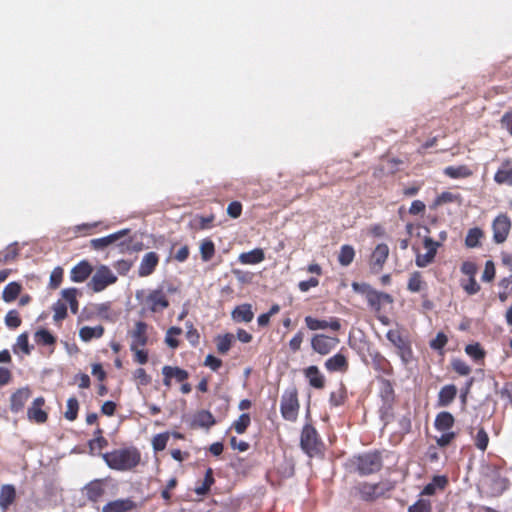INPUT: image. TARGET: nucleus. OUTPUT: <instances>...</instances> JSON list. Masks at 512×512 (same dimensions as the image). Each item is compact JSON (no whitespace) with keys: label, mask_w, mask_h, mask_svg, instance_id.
<instances>
[{"label":"nucleus","mask_w":512,"mask_h":512,"mask_svg":"<svg viewBox=\"0 0 512 512\" xmlns=\"http://www.w3.org/2000/svg\"><path fill=\"white\" fill-rule=\"evenodd\" d=\"M102 458L112 470L130 471L139 465L141 453L135 447H127L104 453Z\"/></svg>","instance_id":"1"},{"label":"nucleus","mask_w":512,"mask_h":512,"mask_svg":"<svg viewBox=\"0 0 512 512\" xmlns=\"http://www.w3.org/2000/svg\"><path fill=\"white\" fill-rule=\"evenodd\" d=\"M350 466L361 476L375 474L382 469L383 460L379 451H369L350 459Z\"/></svg>","instance_id":"2"},{"label":"nucleus","mask_w":512,"mask_h":512,"mask_svg":"<svg viewBox=\"0 0 512 512\" xmlns=\"http://www.w3.org/2000/svg\"><path fill=\"white\" fill-rule=\"evenodd\" d=\"M300 446L302 450L310 457L323 455L324 444L311 424H305L301 431Z\"/></svg>","instance_id":"3"},{"label":"nucleus","mask_w":512,"mask_h":512,"mask_svg":"<svg viewBox=\"0 0 512 512\" xmlns=\"http://www.w3.org/2000/svg\"><path fill=\"white\" fill-rule=\"evenodd\" d=\"M352 289L357 293L365 295L368 305L375 311H380L383 304L393 302L390 294L378 291L368 283L353 282Z\"/></svg>","instance_id":"4"},{"label":"nucleus","mask_w":512,"mask_h":512,"mask_svg":"<svg viewBox=\"0 0 512 512\" xmlns=\"http://www.w3.org/2000/svg\"><path fill=\"white\" fill-rule=\"evenodd\" d=\"M300 403L298 400V391L295 386L287 388L281 397L280 412L282 417L290 422H295L298 418Z\"/></svg>","instance_id":"5"},{"label":"nucleus","mask_w":512,"mask_h":512,"mask_svg":"<svg viewBox=\"0 0 512 512\" xmlns=\"http://www.w3.org/2000/svg\"><path fill=\"white\" fill-rule=\"evenodd\" d=\"M392 489L393 485L389 482H363L356 487L358 495L365 502H375L380 498H384Z\"/></svg>","instance_id":"6"},{"label":"nucleus","mask_w":512,"mask_h":512,"mask_svg":"<svg viewBox=\"0 0 512 512\" xmlns=\"http://www.w3.org/2000/svg\"><path fill=\"white\" fill-rule=\"evenodd\" d=\"M118 280L117 276L106 265H100L92 275L87 286L94 293L105 290L108 286L113 285Z\"/></svg>","instance_id":"7"},{"label":"nucleus","mask_w":512,"mask_h":512,"mask_svg":"<svg viewBox=\"0 0 512 512\" xmlns=\"http://www.w3.org/2000/svg\"><path fill=\"white\" fill-rule=\"evenodd\" d=\"M340 339L337 335L325 333H314L310 338L312 351L320 356H327L339 345Z\"/></svg>","instance_id":"8"},{"label":"nucleus","mask_w":512,"mask_h":512,"mask_svg":"<svg viewBox=\"0 0 512 512\" xmlns=\"http://www.w3.org/2000/svg\"><path fill=\"white\" fill-rule=\"evenodd\" d=\"M141 304L143 310L157 313L169 307V300L163 288H157L151 290Z\"/></svg>","instance_id":"9"},{"label":"nucleus","mask_w":512,"mask_h":512,"mask_svg":"<svg viewBox=\"0 0 512 512\" xmlns=\"http://www.w3.org/2000/svg\"><path fill=\"white\" fill-rule=\"evenodd\" d=\"M440 243L434 241L431 237H424L422 248L416 249L415 263L418 267H426L433 262Z\"/></svg>","instance_id":"10"},{"label":"nucleus","mask_w":512,"mask_h":512,"mask_svg":"<svg viewBox=\"0 0 512 512\" xmlns=\"http://www.w3.org/2000/svg\"><path fill=\"white\" fill-rule=\"evenodd\" d=\"M386 337L397 348L403 362L408 363L412 359V349L408 339L397 329L389 330Z\"/></svg>","instance_id":"11"},{"label":"nucleus","mask_w":512,"mask_h":512,"mask_svg":"<svg viewBox=\"0 0 512 512\" xmlns=\"http://www.w3.org/2000/svg\"><path fill=\"white\" fill-rule=\"evenodd\" d=\"M304 322L310 331L326 330L338 332L342 328L341 320L337 317H330L326 319H318L312 316H305Z\"/></svg>","instance_id":"12"},{"label":"nucleus","mask_w":512,"mask_h":512,"mask_svg":"<svg viewBox=\"0 0 512 512\" xmlns=\"http://www.w3.org/2000/svg\"><path fill=\"white\" fill-rule=\"evenodd\" d=\"M511 229V222L506 214L498 215L492 224L493 240L501 244L506 241Z\"/></svg>","instance_id":"13"},{"label":"nucleus","mask_w":512,"mask_h":512,"mask_svg":"<svg viewBox=\"0 0 512 512\" xmlns=\"http://www.w3.org/2000/svg\"><path fill=\"white\" fill-rule=\"evenodd\" d=\"M46 401L40 396L33 400L31 406L27 409V418L36 424H43L48 419V413L43 409Z\"/></svg>","instance_id":"14"},{"label":"nucleus","mask_w":512,"mask_h":512,"mask_svg":"<svg viewBox=\"0 0 512 512\" xmlns=\"http://www.w3.org/2000/svg\"><path fill=\"white\" fill-rule=\"evenodd\" d=\"M148 325L143 321L135 323L133 330L129 332L131 337L130 350L144 348L148 343L147 335Z\"/></svg>","instance_id":"15"},{"label":"nucleus","mask_w":512,"mask_h":512,"mask_svg":"<svg viewBox=\"0 0 512 512\" xmlns=\"http://www.w3.org/2000/svg\"><path fill=\"white\" fill-rule=\"evenodd\" d=\"M163 384L169 388L172 384V379L176 382L183 383L188 380L189 373L187 370L178 366L165 365L162 368Z\"/></svg>","instance_id":"16"},{"label":"nucleus","mask_w":512,"mask_h":512,"mask_svg":"<svg viewBox=\"0 0 512 512\" xmlns=\"http://www.w3.org/2000/svg\"><path fill=\"white\" fill-rule=\"evenodd\" d=\"M106 483L103 479H95L87 483L83 491L85 492L86 498L93 503L99 502L105 494Z\"/></svg>","instance_id":"17"},{"label":"nucleus","mask_w":512,"mask_h":512,"mask_svg":"<svg viewBox=\"0 0 512 512\" xmlns=\"http://www.w3.org/2000/svg\"><path fill=\"white\" fill-rule=\"evenodd\" d=\"M343 349H341L338 353L334 354L333 356L329 357L325 363L324 367L325 369L330 372H339V373H346L349 369V361L347 357L342 353Z\"/></svg>","instance_id":"18"},{"label":"nucleus","mask_w":512,"mask_h":512,"mask_svg":"<svg viewBox=\"0 0 512 512\" xmlns=\"http://www.w3.org/2000/svg\"><path fill=\"white\" fill-rule=\"evenodd\" d=\"M389 256V247L385 243L378 244L372 252L370 266L376 272L382 270Z\"/></svg>","instance_id":"19"},{"label":"nucleus","mask_w":512,"mask_h":512,"mask_svg":"<svg viewBox=\"0 0 512 512\" xmlns=\"http://www.w3.org/2000/svg\"><path fill=\"white\" fill-rule=\"evenodd\" d=\"M31 394L32 392L28 387L17 389L10 397V410L13 413L22 411Z\"/></svg>","instance_id":"20"},{"label":"nucleus","mask_w":512,"mask_h":512,"mask_svg":"<svg viewBox=\"0 0 512 512\" xmlns=\"http://www.w3.org/2000/svg\"><path fill=\"white\" fill-rule=\"evenodd\" d=\"M159 255L156 252L146 253L139 265L138 275L140 277H147L151 275L159 264Z\"/></svg>","instance_id":"21"},{"label":"nucleus","mask_w":512,"mask_h":512,"mask_svg":"<svg viewBox=\"0 0 512 512\" xmlns=\"http://www.w3.org/2000/svg\"><path fill=\"white\" fill-rule=\"evenodd\" d=\"M93 272L92 265L87 260H82L70 271V279L75 283L85 282Z\"/></svg>","instance_id":"22"},{"label":"nucleus","mask_w":512,"mask_h":512,"mask_svg":"<svg viewBox=\"0 0 512 512\" xmlns=\"http://www.w3.org/2000/svg\"><path fill=\"white\" fill-rule=\"evenodd\" d=\"M129 232L128 229H123V230H120L118 232H115L113 234H110L108 236H105V237H101V238H95V239H91L90 240V246L94 249V250H103L105 249L106 247L116 243L118 240H120L122 237H124L125 235H127Z\"/></svg>","instance_id":"23"},{"label":"nucleus","mask_w":512,"mask_h":512,"mask_svg":"<svg viewBox=\"0 0 512 512\" xmlns=\"http://www.w3.org/2000/svg\"><path fill=\"white\" fill-rule=\"evenodd\" d=\"M137 504L130 498L110 501L102 507V512H131Z\"/></svg>","instance_id":"24"},{"label":"nucleus","mask_w":512,"mask_h":512,"mask_svg":"<svg viewBox=\"0 0 512 512\" xmlns=\"http://www.w3.org/2000/svg\"><path fill=\"white\" fill-rule=\"evenodd\" d=\"M494 181L499 185L512 186V159H505L494 175Z\"/></svg>","instance_id":"25"},{"label":"nucleus","mask_w":512,"mask_h":512,"mask_svg":"<svg viewBox=\"0 0 512 512\" xmlns=\"http://www.w3.org/2000/svg\"><path fill=\"white\" fill-rule=\"evenodd\" d=\"M232 319L237 323H249L254 318V312L252 310V305L249 303H244L236 306L231 312Z\"/></svg>","instance_id":"26"},{"label":"nucleus","mask_w":512,"mask_h":512,"mask_svg":"<svg viewBox=\"0 0 512 512\" xmlns=\"http://www.w3.org/2000/svg\"><path fill=\"white\" fill-rule=\"evenodd\" d=\"M304 376L308 380L310 386L315 389H323L325 386V377L315 365L308 366L304 369Z\"/></svg>","instance_id":"27"},{"label":"nucleus","mask_w":512,"mask_h":512,"mask_svg":"<svg viewBox=\"0 0 512 512\" xmlns=\"http://www.w3.org/2000/svg\"><path fill=\"white\" fill-rule=\"evenodd\" d=\"M435 427L442 432V435L437 439V444L441 447L448 445V411L438 414L435 419Z\"/></svg>","instance_id":"28"},{"label":"nucleus","mask_w":512,"mask_h":512,"mask_svg":"<svg viewBox=\"0 0 512 512\" xmlns=\"http://www.w3.org/2000/svg\"><path fill=\"white\" fill-rule=\"evenodd\" d=\"M379 381L381 384L380 397L383 401V404L386 408H391V406L395 400V392H394L393 385H392L391 381L384 379V378H380Z\"/></svg>","instance_id":"29"},{"label":"nucleus","mask_w":512,"mask_h":512,"mask_svg":"<svg viewBox=\"0 0 512 512\" xmlns=\"http://www.w3.org/2000/svg\"><path fill=\"white\" fill-rule=\"evenodd\" d=\"M264 259L265 254L261 248H255L249 252H243L238 257L239 262L246 265L258 264Z\"/></svg>","instance_id":"30"},{"label":"nucleus","mask_w":512,"mask_h":512,"mask_svg":"<svg viewBox=\"0 0 512 512\" xmlns=\"http://www.w3.org/2000/svg\"><path fill=\"white\" fill-rule=\"evenodd\" d=\"M427 284L423 278V275L420 271H414L410 273L408 282H407V289L411 293H418L422 290L426 289Z\"/></svg>","instance_id":"31"},{"label":"nucleus","mask_w":512,"mask_h":512,"mask_svg":"<svg viewBox=\"0 0 512 512\" xmlns=\"http://www.w3.org/2000/svg\"><path fill=\"white\" fill-rule=\"evenodd\" d=\"M372 366L376 371L381 372L384 375L391 376L393 374V367L390 361L380 353L373 355Z\"/></svg>","instance_id":"32"},{"label":"nucleus","mask_w":512,"mask_h":512,"mask_svg":"<svg viewBox=\"0 0 512 512\" xmlns=\"http://www.w3.org/2000/svg\"><path fill=\"white\" fill-rule=\"evenodd\" d=\"M16 498V490L13 485L5 484L0 489V507L7 509Z\"/></svg>","instance_id":"33"},{"label":"nucleus","mask_w":512,"mask_h":512,"mask_svg":"<svg viewBox=\"0 0 512 512\" xmlns=\"http://www.w3.org/2000/svg\"><path fill=\"white\" fill-rule=\"evenodd\" d=\"M104 327L102 325H98L95 327L84 326L79 330V336L82 341L89 342L94 338H100L104 334Z\"/></svg>","instance_id":"34"},{"label":"nucleus","mask_w":512,"mask_h":512,"mask_svg":"<svg viewBox=\"0 0 512 512\" xmlns=\"http://www.w3.org/2000/svg\"><path fill=\"white\" fill-rule=\"evenodd\" d=\"M465 353L476 363H483L486 357V351L478 342L466 345Z\"/></svg>","instance_id":"35"},{"label":"nucleus","mask_w":512,"mask_h":512,"mask_svg":"<svg viewBox=\"0 0 512 512\" xmlns=\"http://www.w3.org/2000/svg\"><path fill=\"white\" fill-rule=\"evenodd\" d=\"M193 424L201 428H210L215 424V418L210 411L202 410L195 415Z\"/></svg>","instance_id":"36"},{"label":"nucleus","mask_w":512,"mask_h":512,"mask_svg":"<svg viewBox=\"0 0 512 512\" xmlns=\"http://www.w3.org/2000/svg\"><path fill=\"white\" fill-rule=\"evenodd\" d=\"M215 479L213 477V470L212 468H208L205 473V477L202 481V483L195 487L194 491L199 496L206 495L210 489L211 486L214 484Z\"/></svg>","instance_id":"37"},{"label":"nucleus","mask_w":512,"mask_h":512,"mask_svg":"<svg viewBox=\"0 0 512 512\" xmlns=\"http://www.w3.org/2000/svg\"><path fill=\"white\" fill-rule=\"evenodd\" d=\"M62 298L64 299L63 302L66 304L68 303L70 306V310L73 314H76L78 312V290L76 288H67L62 291Z\"/></svg>","instance_id":"38"},{"label":"nucleus","mask_w":512,"mask_h":512,"mask_svg":"<svg viewBox=\"0 0 512 512\" xmlns=\"http://www.w3.org/2000/svg\"><path fill=\"white\" fill-rule=\"evenodd\" d=\"M215 251H216L215 244L211 239L205 238L201 241L200 254H201V259L204 262L210 261L214 257Z\"/></svg>","instance_id":"39"},{"label":"nucleus","mask_w":512,"mask_h":512,"mask_svg":"<svg viewBox=\"0 0 512 512\" xmlns=\"http://www.w3.org/2000/svg\"><path fill=\"white\" fill-rule=\"evenodd\" d=\"M355 258V250L351 245H343L338 254V262L342 266H349Z\"/></svg>","instance_id":"40"},{"label":"nucleus","mask_w":512,"mask_h":512,"mask_svg":"<svg viewBox=\"0 0 512 512\" xmlns=\"http://www.w3.org/2000/svg\"><path fill=\"white\" fill-rule=\"evenodd\" d=\"M21 292V285L17 282H10L3 290L2 298L5 302L10 303L14 301Z\"/></svg>","instance_id":"41"},{"label":"nucleus","mask_w":512,"mask_h":512,"mask_svg":"<svg viewBox=\"0 0 512 512\" xmlns=\"http://www.w3.org/2000/svg\"><path fill=\"white\" fill-rule=\"evenodd\" d=\"M34 339L36 343L41 346H51L56 343V337L46 329H39L36 331Z\"/></svg>","instance_id":"42"},{"label":"nucleus","mask_w":512,"mask_h":512,"mask_svg":"<svg viewBox=\"0 0 512 512\" xmlns=\"http://www.w3.org/2000/svg\"><path fill=\"white\" fill-rule=\"evenodd\" d=\"M234 341V335L231 333H226L224 335H219L216 338L217 351L220 354H226Z\"/></svg>","instance_id":"43"},{"label":"nucleus","mask_w":512,"mask_h":512,"mask_svg":"<svg viewBox=\"0 0 512 512\" xmlns=\"http://www.w3.org/2000/svg\"><path fill=\"white\" fill-rule=\"evenodd\" d=\"M78 411H79L78 399L74 396L70 397L67 400L66 411L64 413V417L69 421H74L77 419Z\"/></svg>","instance_id":"44"},{"label":"nucleus","mask_w":512,"mask_h":512,"mask_svg":"<svg viewBox=\"0 0 512 512\" xmlns=\"http://www.w3.org/2000/svg\"><path fill=\"white\" fill-rule=\"evenodd\" d=\"M182 334V329L180 327H170L167 330L166 337H165V343L172 349H176L179 346V340L176 338V336H179Z\"/></svg>","instance_id":"45"},{"label":"nucleus","mask_w":512,"mask_h":512,"mask_svg":"<svg viewBox=\"0 0 512 512\" xmlns=\"http://www.w3.org/2000/svg\"><path fill=\"white\" fill-rule=\"evenodd\" d=\"M483 236V232L479 228H472L468 231L465 239V244L469 248H474L479 245L480 239Z\"/></svg>","instance_id":"46"},{"label":"nucleus","mask_w":512,"mask_h":512,"mask_svg":"<svg viewBox=\"0 0 512 512\" xmlns=\"http://www.w3.org/2000/svg\"><path fill=\"white\" fill-rule=\"evenodd\" d=\"M20 349L24 354L29 355L31 353V346L29 345L28 333L24 332L17 337L16 345L13 348L15 353Z\"/></svg>","instance_id":"47"},{"label":"nucleus","mask_w":512,"mask_h":512,"mask_svg":"<svg viewBox=\"0 0 512 512\" xmlns=\"http://www.w3.org/2000/svg\"><path fill=\"white\" fill-rule=\"evenodd\" d=\"M251 423V418L248 413H243L239 416V418L233 423V428L238 434H243L246 432L247 428Z\"/></svg>","instance_id":"48"},{"label":"nucleus","mask_w":512,"mask_h":512,"mask_svg":"<svg viewBox=\"0 0 512 512\" xmlns=\"http://www.w3.org/2000/svg\"><path fill=\"white\" fill-rule=\"evenodd\" d=\"M461 287L468 295H474L480 291V285L477 283L475 277L462 279Z\"/></svg>","instance_id":"49"},{"label":"nucleus","mask_w":512,"mask_h":512,"mask_svg":"<svg viewBox=\"0 0 512 512\" xmlns=\"http://www.w3.org/2000/svg\"><path fill=\"white\" fill-rule=\"evenodd\" d=\"M489 443V436L484 428H480L476 435L474 436V444L475 446L481 450L485 451L487 449Z\"/></svg>","instance_id":"50"},{"label":"nucleus","mask_w":512,"mask_h":512,"mask_svg":"<svg viewBox=\"0 0 512 512\" xmlns=\"http://www.w3.org/2000/svg\"><path fill=\"white\" fill-rule=\"evenodd\" d=\"M447 336L445 333L443 332H439L436 336V338H434L433 340H431L430 342V347L436 351H438L439 355L441 357L444 356V353H443V348L444 346L446 345L447 343Z\"/></svg>","instance_id":"51"},{"label":"nucleus","mask_w":512,"mask_h":512,"mask_svg":"<svg viewBox=\"0 0 512 512\" xmlns=\"http://www.w3.org/2000/svg\"><path fill=\"white\" fill-rule=\"evenodd\" d=\"M52 309L54 311L53 319L55 322L62 321L67 317V305L65 302L58 300L53 305Z\"/></svg>","instance_id":"52"},{"label":"nucleus","mask_w":512,"mask_h":512,"mask_svg":"<svg viewBox=\"0 0 512 512\" xmlns=\"http://www.w3.org/2000/svg\"><path fill=\"white\" fill-rule=\"evenodd\" d=\"M472 173V170L466 165L450 166V178H467Z\"/></svg>","instance_id":"53"},{"label":"nucleus","mask_w":512,"mask_h":512,"mask_svg":"<svg viewBox=\"0 0 512 512\" xmlns=\"http://www.w3.org/2000/svg\"><path fill=\"white\" fill-rule=\"evenodd\" d=\"M346 398V391L343 387H341L337 391L331 392L329 402L332 406L337 407L343 405L346 401Z\"/></svg>","instance_id":"54"},{"label":"nucleus","mask_w":512,"mask_h":512,"mask_svg":"<svg viewBox=\"0 0 512 512\" xmlns=\"http://www.w3.org/2000/svg\"><path fill=\"white\" fill-rule=\"evenodd\" d=\"M169 440V434L160 433L153 437L152 439V447L155 451H162L166 448L167 442Z\"/></svg>","instance_id":"55"},{"label":"nucleus","mask_w":512,"mask_h":512,"mask_svg":"<svg viewBox=\"0 0 512 512\" xmlns=\"http://www.w3.org/2000/svg\"><path fill=\"white\" fill-rule=\"evenodd\" d=\"M22 323L18 311L10 310L5 316V324L12 329L18 328Z\"/></svg>","instance_id":"56"},{"label":"nucleus","mask_w":512,"mask_h":512,"mask_svg":"<svg viewBox=\"0 0 512 512\" xmlns=\"http://www.w3.org/2000/svg\"><path fill=\"white\" fill-rule=\"evenodd\" d=\"M133 378L138 386H147L151 383V377L146 373L144 368H138L133 373Z\"/></svg>","instance_id":"57"},{"label":"nucleus","mask_w":512,"mask_h":512,"mask_svg":"<svg viewBox=\"0 0 512 512\" xmlns=\"http://www.w3.org/2000/svg\"><path fill=\"white\" fill-rule=\"evenodd\" d=\"M452 368L461 376H468L471 373L470 366L461 359H454L452 361Z\"/></svg>","instance_id":"58"},{"label":"nucleus","mask_w":512,"mask_h":512,"mask_svg":"<svg viewBox=\"0 0 512 512\" xmlns=\"http://www.w3.org/2000/svg\"><path fill=\"white\" fill-rule=\"evenodd\" d=\"M408 512H432L431 503L429 500L419 499L408 508Z\"/></svg>","instance_id":"59"},{"label":"nucleus","mask_w":512,"mask_h":512,"mask_svg":"<svg viewBox=\"0 0 512 512\" xmlns=\"http://www.w3.org/2000/svg\"><path fill=\"white\" fill-rule=\"evenodd\" d=\"M304 340V332L299 330L289 341V349L291 352L296 353L301 349Z\"/></svg>","instance_id":"60"},{"label":"nucleus","mask_w":512,"mask_h":512,"mask_svg":"<svg viewBox=\"0 0 512 512\" xmlns=\"http://www.w3.org/2000/svg\"><path fill=\"white\" fill-rule=\"evenodd\" d=\"M63 279V269L61 267H56L53 269L50 275V288L56 289L60 286Z\"/></svg>","instance_id":"61"},{"label":"nucleus","mask_w":512,"mask_h":512,"mask_svg":"<svg viewBox=\"0 0 512 512\" xmlns=\"http://www.w3.org/2000/svg\"><path fill=\"white\" fill-rule=\"evenodd\" d=\"M186 337L192 345H196L199 342L200 335L197 329L194 327L192 322H186Z\"/></svg>","instance_id":"62"},{"label":"nucleus","mask_w":512,"mask_h":512,"mask_svg":"<svg viewBox=\"0 0 512 512\" xmlns=\"http://www.w3.org/2000/svg\"><path fill=\"white\" fill-rule=\"evenodd\" d=\"M495 265L493 261L488 260L485 263V268L482 274V280L485 282H491L495 277Z\"/></svg>","instance_id":"63"},{"label":"nucleus","mask_w":512,"mask_h":512,"mask_svg":"<svg viewBox=\"0 0 512 512\" xmlns=\"http://www.w3.org/2000/svg\"><path fill=\"white\" fill-rule=\"evenodd\" d=\"M501 126L512 136V110L503 114L500 119Z\"/></svg>","instance_id":"64"}]
</instances>
